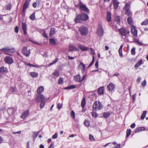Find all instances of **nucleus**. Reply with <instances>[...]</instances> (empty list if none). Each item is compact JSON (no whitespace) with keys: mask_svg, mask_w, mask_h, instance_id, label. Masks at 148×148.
Instances as JSON below:
<instances>
[{"mask_svg":"<svg viewBox=\"0 0 148 148\" xmlns=\"http://www.w3.org/2000/svg\"><path fill=\"white\" fill-rule=\"evenodd\" d=\"M79 65L81 66H82L83 68V70L84 71L85 70V66L84 64L82 62H80V63Z\"/></svg>","mask_w":148,"mask_h":148,"instance_id":"obj_48","label":"nucleus"},{"mask_svg":"<svg viewBox=\"0 0 148 148\" xmlns=\"http://www.w3.org/2000/svg\"><path fill=\"white\" fill-rule=\"evenodd\" d=\"M78 5L80 7L81 11H83L88 14L89 13V9L86 7V5L83 3L80 0H79V3Z\"/></svg>","mask_w":148,"mask_h":148,"instance_id":"obj_2","label":"nucleus"},{"mask_svg":"<svg viewBox=\"0 0 148 148\" xmlns=\"http://www.w3.org/2000/svg\"><path fill=\"white\" fill-rule=\"evenodd\" d=\"M56 29L55 28H51L50 29L49 34V36L50 37H51L53 35H54L56 32Z\"/></svg>","mask_w":148,"mask_h":148,"instance_id":"obj_16","label":"nucleus"},{"mask_svg":"<svg viewBox=\"0 0 148 148\" xmlns=\"http://www.w3.org/2000/svg\"><path fill=\"white\" fill-rule=\"evenodd\" d=\"M58 59L57 58H56L54 61L52 63H51L49 64V66H50L55 64L58 61Z\"/></svg>","mask_w":148,"mask_h":148,"instance_id":"obj_46","label":"nucleus"},{"mask_svg":"<svg viewBox=\"0 0 148 148\" xmlns=\"http://www.w3.org/2000/svg\"><path fill=\"white\" fill-rule=\"evenodd\" d=\"M127 21L128 24L131 25L132 24L133 20L131 17H128L127 18Z\"/></svg>","mask_w":148,"mask_h":148,"instance_id":"obj_26","label":"nucleus"},{"mask_svg":"<svg viewBox=\"0 0 148 148\" xmlns=\"http://www.w3.org/2000/svg\"><path fill=\"white\" fill-rule=\"evenodd\" d=\"M95 66L97 68H98V61H97L95 63Z\"/></svg>","mask_w":148,"mask_h":148,"instance_id":"obj_63","label":"nucleus"},{"mask_svg":"<svg viewBox=\"0 0 148 148\" xmlns=\"http://www.w3.org/2000/svg\"><path fill=\"white\" fill-rule=\"evenodd\" d=\"M78 31L80 34L83 36L86 35L88 32V28L84 26H82L79 27Z\"/></svg>","mask_w":148,"mask_h":148,"instance_id":"obj_3","label":"nucleus"},{"mask_svg":"<svg viewBox=\"0 0 148 148\" xmlns=\"http://www.w3.org/2000/svg\"><path fill=\"white\" fill-rule=\"evenodd\" d=\"M8 72L7 68L4 67H1L0 68V72L1 73H5Z\"/></svg>","mask_w":148,"mask_h":148,"instance_id":"obj_21","label":"nucleus"},{"mask_svg":"<svg viewBox=\"0 0 148 148\" xmlns=\"http://www.w3.org/2000/svg\"><path fill=\"white\" fill-rule=\"evenodd\" d=\"M84 124L86 126L88 127L90 125V123L87 120H85L84 122Z\"/></svg>","mask_w":148,"mask_h":148,"instance_id":"obj_37","label":"nucleus"},{"mask_svg":"<svg viewBox=\"0 0 148 148\" xmlns=\"http://www.w3.org/2000/svg\"><path fill=\"white\" fill-rule=\"evenodd\" d=\"M131 132V130L130 129H127L126 131V137H128L130 135Z\"/></svg>","mask_w":148,"mask_h":148,"instance_id":"obj_38","label":"nucleus"},{"mask_svg":"<svg viewBox=\"0 0 148 148\" xmlns=\"http://www.w3.org/2000/svg\"><path fill=\"white\" fill-rule=\"evenodd\" d=\"M53 147H54V143L53 142V143H52L51 144L49 148H53Z\"/></svg>","mask_w":148,"mask_h":148,"instance_id":"obj_61","label":"nucleus"},{"mask_svg":"<svg viewBox=\"0 0 148 148\" xmlns=\"http://www.w3.org/2000/svg\"><path fill=\"white\" fill-rule=\"evenodd\" d=\"M102 108V106L100 102H98V103L97 101L95 102L93 106V109L95 111H97L100 110Z\"/></svg>","mask_w":148,"mask_h":148,"instance_id":"obj_4","label":"nucleus"},{"mask_svg":"<svg viewBox=\"0 0 148 148\" xmlns=\"http://www.w3.org/2000/svg\"><path fill=\"white\" fill-rule=\"evenodd\" d=\"M29 114V110L25 111L23 112L22 115H21V117L23 119H25L27 116Z\"/></svg>","mask_w":148,"mask_h":148,"instance_id":"obj_12","label":"nucleus"},{"mask_svg":"<svg viewBox=\"0 0 148 148\" xmlns=\"http://www.w3.org/2000/svg\"><path fill=\"white\" fill-rule=\"evenodd\" d=\"M81 17V21H85L89 18L88 16L84 12H82L80 14Z\"/></svg>","mask_w":148,"mask_h":148,"instance_id":"obj_9","label":"nucleus"},{"mask_svg":"<svg viewBox=\"0 0 148 148\" xmlns=\"http://www.w3.org/2000/svg\"><path fill=\"white\" fill-rule=\"evenodd\" d=\"M53 75L55 77H58L59 75V72L57 70H55V71L53 73Z\"/></svg>","mask_w":148,"mask_h":148,"instance_id":"obj_32","label":"nucleus"},{"mask_svg":"<svg viewBox=\"0 0 148 148\" xmlns=\"http://www.w3.org/2000/svg\"><path fill=\"white\" fill-rule=\"evenodd\" d=\"M81 21V17L80 14L77 15L74 20L75 23H80Z\"/></svg>","mask_w":148,"mask_h":148,"instance_id":"obj_13","label":"nucleus"},{"mask_svg":"<svg viewBox=\"0 0 148 148\" xmlns=\"http://www.w3.org/2000/svg\"><path fill=\"white\" fill-rule=\"evenodd\" d=\"M70 89H73L75 88H76V86L75 85H72L69 86Z\"/></svg>","mask_w":148,"mask_h":148,"instance_id":"obj_57","label":"nucleus"},{"mask_svg":"<svg viewBox=\"0 0 148 148\" xmlns=\"http://www.w3.org/2000/svg\"><path fill=\"white\" fill-rule=\"evenodd\" d=\"M119 32L122 36H125L127 35L126 31L123 28H121L120 29Z\"/></svg>","mask_w":148,"mask_h":148,"instance_id":"obj_20","label":"nucleus"},{"mask_svg":"<svg viewBox=\"0 0 148 148\" xmlns=\"http://www.w3.org/2000/svg\"><path fill=\"white\" fill-rule=\"evenodd\" d=\"M131 53L132 55H134L136 53L135 48L133 47L131 50Z\"/></svg>","mask_w":148,"mask_h":148,"instance_id":"obj_44","label":"nucleus"},{"mask_svg":"<svg viewBox=\"0 0 148 148\" xmlns=\"http://www.w3.org/2000/svg\"><path fill=\"white\" fill-rule=\"evenodd\" d=\"M115 85L113 83H110L107 86V90L110 91H114V90Z\"/></svg>","mask_w":148,"mask_h":148,"instance_id":"obj_8","label":"nucleus"},{"mask_svg":"<svg viewBox=\"0 0 148 148\" xmlns=\"http://www.w3.org/2000/svg\"><path fill=\"white\" fill-rule=\"evenodd\" d=\"M86 104L85 99L84 98H83L81 102V105L82 108H84Z\"/></svg>","mask_w":148,"mask_h":148,"instance_id":"obj_36","label":"nucleus"},{"mask_svg":"<svg viewBox=\"0 0 148 148\" xmlns=\"http://www.w3.org/2000/svg\"><path fill=\"white\" fill-rule=\"evenodd\" d=\"M142 60H140L136 64L135 66L134 67L136 69L138 68V67L140 66L142 64Z\"/></svg>","mask_w":148,"mask_h":148,"instance_id":"obj_27","label":"nucleus"},{"mask_svg":"<svg viewBox=\"0 0 148 148\" xmlns=\"http://www.w3.org/2000/svg\"><path fill=\"white\" fill-rule=\"evenodd\" d=\"M4 61L5 63L9 64H11L14 62L12 58L10 56H7L5 57L4 59Z\"/></svg>","mask_w":148,"mask_h":148,"instance_id":"obj_5","label":"nucleus"},{"mask_svg":"<svg viewBox=\"0 0 148 148\" xmlns=\"http://www.w3.org/2000/svg\"><path fill=\"white\" fill-rule=\"evenodd\" d=\"M10 90L12 92H16V89L14 87H11Z\"/></svg>","mask_w":148,"mask_h":148,"instance_id":"obj_53","label":"nucleus"},{"mask_svg":"<svg viewBox=\"0 0 148 148\" xmlns=\"http://www.w3.org/2000/svg\"><path fill=\"white\" fill-rule=\"evenodd\" d=\"M78 47L83 51H85L88 50V49L87 47H84L81 45H78Z\"/></svg>","mask_w":148,"mask_h":148,"instance_id":"obj_15","label":"nucleus"},{"mask_svg":"<svg viewBox=\"0 0 148 148\" xmlns=\"http://www.w3.org/2000/svg\"><path fill=\"white\" fill-rule=\"evenodd\" d=\"M136 126V124L134 123H133L131 124L130 127L132 128H134Z\"/></svg>","mask_w":148,"mask_h":148,"instance_id":"obj_60","label":"nucleus"},{"mask_svg":"<svg viewBox=\"0 0 148 148\" xmlns=\"http://www.w3.org/2000/svg\"><path fill=\"white\" fill-rule=\"evenodd\" d=\"M42 98L43 100L45 99L44 96L42 94H39L36 95V99L35 100L38 103H39L40 101H42Z\"/></svg>","mask_w":148,"mask_h":148,"instance_id":"obj_7","label":"nucleus"},{"mask_svg":"<svg viewBox=\"0 0 148 148\" xmlns=\"http://www.w3.org/2000/svg\"><path fill=\"white\" fill-rule=\"evenodd\" d=\"M29 3L27 1H26L24 3L23 8V12L25 13L26 9L29 7Z\"/></svg>","mask_w":148,"mask_h":148,"instance_id":"obj_11","label":"nucleus"},{"mask_svg":"<svg viewBox=\"0 0 148 148\" xmlns=\"http://www.w3.org/2000/svg\"><path fill=\"white\" fill-rule=\"evenodd\" d=\"M43 35L46 38L48 37L47 34L44 31H43Z\"/></svg>","mask_w":148,"mask_h":148,"instance_id":"obj_62","label":"nucleus"},{"mask_svg":"<svg viewBox=\"0 0 148 148\" xmlns=\"http://www.w3.org/2000/svg\"><path fill=\"white\" fill-rule=\"evenodd\" d=\"M49 42L50 44L52 45H55L56 44V42L54 38L50 39Z\"/></svg>","mask_w":148,"mask_h":148,"instance_id":"obj_28","label":"nucleus"},{"mask_svg":"<svg viewBox=\"0 0 148 148\" xmlns=\"http://www.w3.org/2000/svg\"><path fill=\"white\" fill-rule=\"evenodd\" d=\"M148 24V19H146L141 23V25H146Z\"/></svg>","mask_w":148,"mask_h":148,"instance_id":"obj_40","label":"nucleus"},{"mask_svg":"<svg viewBox=\"0 0 148 148\" xmlns=\"http://www.w3.org/2000/svg\"><path fill=\"white\" fill-rule=\"evenodd\" d=\"M94 61H95V57H94V56H93V57H92V60L91 62H90V63L89 64L88 67L89 68L93 64L94 62Z\"/></svg>","mask_w":148,"mask_h":148,"instance_id":"obj_43","label":"nucleus"},{"mask_svg":"<svg viewBox=\"0 0 148 148\" xmlns=\"http://www.w3.org/2000/svg\"><path fill=\"white\" fill-rule=\"evenodd\" d=\"M63 82V78L61 77H60L58 79V84H61Z\"/></svg>","mask_w":148,"mask_h":148,"instance_id":"obj_47","label":"nucleus"},{"mask_svg":"<svg viewBox=\"0 0 148 148\" xmlns=\"http://www.w3.org/2000/svg\"><path fill=\"white\" fill-rule=\"evenodd\" d=\"M111 112H104L103 114V116L105 118H107L110 115Z\"/></svg>","mask_w":148,"mask_h":148,"instance_id":"obj_34","label":"nucleus"},{"mask_svg":"<svg viewBox=\"0 0 148 148\" xmlns=\"http://www.w3.org/2000/svg\"><path fill=\"white\" fill-rule=\"evenodd\" d=\"M38 133H36V132H34L33 135V138H35L38 136Z\"/></svg>","mask_w":148,"mask_h":148,"instance_id":"obj_51","label":"nucleus"},{"mask_svg":"<svg viewBox=\"0 0 148 148\" xmlns=\"http://www.w3.org/2000/svg\"><path fill=\"white\" fill-rule=\"evenodd\" d=\"M8 112L9 115H11L14 113L15 110L13 108H10L8 110Z\"/></svg>","mask_w":148,"mask_h":148,"instance_id":"obj_14","label":"nucleus"},{"mask_svg":"<svg viewBox=\"0 0 148 148\" xmlns=\"http://www.w3.org/2000/svg\"><path fill=\"white\" fill-rule=\"evenodd\" d=\"M44 87L42 86L39 87L37 90V94H41L42 92L44 90Z\"/></svg>","mask_w":148,"mask_h":148,"instance_id":"obj_24","label":"nucleus"},{"mask_svg":"<svg viewBox=\"0 0 148 148\" xmlns=\"http://www.w3.org/2000/svg\"><path fill=\"white\" fill-rule=\"evenodd\" d=\"M89 139L90 140H91V141H93L95 140V139L93 136L90 134L89 135Z\"/></svg>","mask_w":148,"mask_h":148,"instance_id":"obj_49","label":"nucleus"},{"mask_svg":"<svg viewBox=\"0 0 148 148\" xmlns=\"http://www.w3.org/2000/svg\"><path fill=\"white\" fill-rule=\"evenodd\" d=\"M129 5L128 3H126L125 6L124 8V10L126 9H129Z\"/></svg>","mask_w":148,"mask_h":148,"instance_id":"obj_50","label":"nucleus"},{"mask_svg":"<svg viewBox=\"0 0 148 148\" xmlns=\"http://www.w3.org/2000/svg\"><path fill=\"white\" fill-rule=\"evenodd\" d=\"M58 137V134L57 133H56L54 135L52 136V138L53 139H56Z\"/></svg>","mask_w":148,"mask_h":148,"instance_id":"obj_54","label":"nucleus"},{"mask_svg":"<svg viewBox=\"0 0 148 148\" xmlns=\"http://www.w3.org/2000/svg\"><path fill=\"white\" fill-rule=\"evenodd\" d=\"M86 76V75H84L82 77V79H81V82H82L85 78Z\"/></svg>","mask_w":148,"mask_h":148,"instance_id":"obj_59","label":"nucleus"},{"mask_svg":"<svg viewBox=\"0 0 148 148\" xmlns=\"http://www.w3.org/2000/svg\"><path fill=\"white\" fill-rule=\"evenodd\" d=\"M22 53L26 57H28L29 56V51H28L27 47H23L22 50Z\"/></svg>","mask_w":148,"mask_h":148,"instance_id":"obj_10","label":"nucleus"},{"mask_svg":"<svg viewBox=\"0 0 148 148\" xmlns=\"http://www.w3.org/2000/svg\"><path fill=\"white\" fill-rule=\"evenodd\" d=\"M0 51L4 52V53L9 56H11V54L15 51L14 48H10L8 47H5L0 49Z\"/></svg>","mask_w":148,"mask_h":148,"instance_id":"obj_1","label":"nucleus"},{"mask_svg":"<svg viewBox=\"0 0 148 148\" xmlns=\"http://www.w3.org/2000/svg\"><path fill=\"white\" fill-rule=\"evenodd\" d=\"M147 112V111L146 110L143 111V113L142 114L141 116V119L143 120L144 119L146 116Z\"/></svg>","mask_w":148,"mask_h":148,"instance_id":"obj_35","label":"nucleus"},{"mask_svg":"<svg viewBox=\"0 0 148 148\" xmlns=\"http://www.w3.org/2000/svg\"><path fill=\"white\" fill-rule=\"evenodd\" d=\"M71 114L73 118L74 119L75 118V113L72 110L71 111Z\"/></svg>","mask_w":148,"mask_h":148,"instance_id":"obj_52","label":"nucleus"},{"mask_svg":"<svg viewBox=\"0 0 148 148\" xmlns=\"http://www.w3.org/2000/svg\"><path fill=\"white\" fill-rule=\"evenodd\" d=\"M145 128L144 127H139L138 128H137L135 131V133H137L138 132H140L141 131H145Z\"/></svg>","mask_w":148,"mask_h":148,"instance_id":"obj_25","label":"nucleus"},{"mask_svg":"<svg viewBox=\"0 0 148 148\" xmlns=\"http://www.w3.org/2000/svg\"><path fill=\"white\" fill-rule=\"evenodd\" d=\"M146 84V80H145L143 82L141 83L142 86H145Z\"/></svg>","mask_w":148,"mask_h":148,"instance_id":"obj_55","label":"nucleus"},{"mask_svg":"<svg viewBox=\"0 0 148 148\" xmlns=\"http://www.w3.org/2000/svg\"><path fill=\"white\" fill-rule=\"evenodd\" d=\"M22 29L23 30H26V25L25 23H22Z\"/></svg>","mask_w":148,"mask_h":148,"instance_id":"obj_45","label":"nucleus"},{"mask_svg":"<svg viewBox=\"0 0 148 148\" xmlns=\"http://www.w3.org/2000/svg\"><path fill=\"white\" fill-rule=\"evenodd\" d=\"M12 134H20L21 133V131H18V132H12Z\"/></svg>","mask_w":148,"mask_h":148,"instance_id":"obj_58","label":"nucleus"},{"mask_svg":"<svg viewBox=\"0 0 148 148\" xmlns=\"http://www.w3.org/2000/svg\"><path fill=\"white\" fill-rule=\"evenodd\" d=\"M131 30L133 35L134 36H137V31L136 29L135 28V27L132 28H131Z\"/></svg>","mask_w":148,"mask_h":148,"instance_id":"obj_18","label":"nucleus"},{"mask_svg":"<svg viewBox=\"0 0 148 148\" xmlns=\"http://www.w3.org/2000/svg\"><path fill=\"white\" fill-rule=\"evenodd\" d=\"M30 75L32 77L34 78L37 77L38 76V74L37 73L32 72L30 73Z\"/></svg>","mask_w":148,"mask_h":148,"instance_id":"obj_30","label":"nucleus"},{"mask_svg":"<svg viewBox=\"0 0 148 148\" xmlns=\"http://www.w3.org/2000/svg\"><path fill=\"white\" fill-rule=\"evenodd\" d=\"M6 8L7 10H10L12 8V5H11V4L10 3L7 4L6 5Z\"/></svg>","mask_w":148,"mask_h":148,"instance_id":"obj_41","label":"nucleus"},{"mask_svg":"<svg viewBox=\"0 0 148 148\" xmlns=\"http://www.w3.org/2000/svg\"><path fill=\"white\" fill-rule=\"evenodd\" d=\"M97 33L99 36H102L103 34V30L102 25L101 24L98 25V28L97 30Z\"/></svg>","mask_w":148,"mask_h":148,"instance_id":"obj_6","label":"nucleus"},{"mask_svg":"<svg viewBox=\"0 0 148 148\" xmlns=\"http://www.w3.org/2000/svg\"><path fill=\"white\" fill-rule=\"evenodd\" d=\"M30 18L33 21L35 20V13L34 12L30 16Z\"/></svg>","mask_w":148,"mask_h":148,"instance_id":"obj_39","label":"nucleus"},{"mask_svg":"<svg viewBox=\"0 0 148 148\" xmlns=\"http://www.w3.org/2000/svg\"><path fill=\"white\" fill-rule=\"evenodd\" d=\"M113 4L114 8L115 9H117L119 6V2L118 0H113Z\"/></svg>","mask_w":148,"mask_h":148,"instance_id":"obj_22","label":"nucleus"},{"mask_svg":"<svg viewBox=\"0 0 148 148\" xmlns=\"http://www.w3.org/2000/svg\"><path fill=\"white\" fill-rule=\"evenodd\" d=\"M115 20L117 22L120 23L121 21L120 17L119 16H116L115 17Z\"/></svg>","mask_w":148,"mask_h":148,"instance_id":"obj_42","label":"nucleus"},{"mask_svg":"<svg viewBox=\"0 0 148 148\" xmlns=\"http://www.w3.org/2000/svg\"><path fill=\"white\" fill-rule=\"evenodd\" d=\"M107 19L108 21L110 22L111 21V14L108 12L107 14Z\"/></svg>","mask_w":148,"mask_h":148,"instance_id":"obj_31","label":"nucleus"},{"mask_svg":"<svg viewBox=\"0 0 148 148\" xmlns=\"http://www.w3.org/2000/svg\"><path fill=\"white\" fill-rule=\"evenodd\" d=\"M74 50L78 51V49L74 46L72 45H70L69 46V51H73Z\"/></svg>","mask_w":148,"mask_h":148,"instance_id":"obj_17","label":"nucleus"},{"mask_svg":"<svg viewBox=\"0 0 148 148\" xmlns=\"http://www.w3.org/2000/svg\"><path fill=\"white\" fill-rule=\"evenodd\" d=\"M92 116L94 117H96L97 116V114L95 113H92Z\"/></svg>","mask_w":148,"mask_h":148,"instance_id":"obj_64","label":"nucleus"},{"mask_svg":"<svg viewBox=\"0 0 148 148\" xmlns=\"http://www.w3.org/2000/svg\"><path fill=\"white\" fill-rule=\"evenodd\" d=\"M125 14L127 16H130L132 14V13L131 12L130 9H125Z\"/></svg>","mask_w":148,"mask_h":148,"instance_id":"obj_29","label":"nucleus"},{"mask_svg":"<svg viewBox=\"0 0 148 148\" xmlns=\"http://www.w3.org/2000/svg\"><path fill=\"white\" fill-rule=\"evenodd\" d=\"M74 79L75 81L81 82V76L79 74H78L74 77Z\"/></svg>","mask_w":148,"mask_h":148,"instance_id":"obj_23","label":"nucleus"},{"mask_svg":"<svg viewBox=\"0 0 148 148\" xmlns=\"http://www.w3.org/2000/svg\"><path fill=\"white\" fill-rule=\"evenodd\" d=\"M15 32L16 33H17L18 32V28L17 26H16L15 28Z\"/></svg>","mask_w":148,"mask_h":148,"instance_id":"obj_56","label":"nucleus"},{"mask_svg":"<svg viewBox=\"0 0 148 148\" xmlns=\"http://www.w3.org/2000/svg\"><path fill=\"white\" fill-rule=\"evenodd\" d=\"M104 87H101L98 89V93L99 95H102L104 93Z\"/></svg>","mask_w":148,"mask_h":148,"instance_id":"obj_19","label":"nucleus"},{"mask_svg":"<svg viewBox=\"0 0 148 148\" xmlns=\"http://www.w3.org/2000/svg\"><path fill=\"white\" fill-rule=\"evenodd\" d=\"M42 101H41V102L40 105V108H42L44 107L45 103V99L43 100L42 98Z\"/></svg>","mask_w":148,"mask_h":148,"instance_id":"obj_33","label":"nucleus"}]
</instances>
